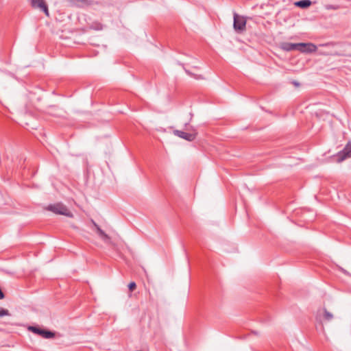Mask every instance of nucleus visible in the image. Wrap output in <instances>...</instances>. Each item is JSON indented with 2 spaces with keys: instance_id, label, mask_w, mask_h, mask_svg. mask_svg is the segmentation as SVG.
<instances>
[{
  "instance_id": "nucleus-1",
  "label": "nucleus",
  "mask_w": 351,
  "mask_h": 351,
  "mask_svg": "<svg viewBox=\"0 0 351 351\" xmlns=\"http://www.w3.org/2000/svg\"><path fill=\"white\" fill-rule=\"evenodd\" d=\"M186 130L187 131H189L190 132H186L184 131L175 130L173 131V134L176 136H177L181 138H183L187 141H190V142L193 141L196 138L197 135V132L196 130L193 126H190L189 128L186 127Z\"/></svg>"
},
{
  "instance_id": "nucleus-2",
  "label": "nucleus",
  "mask_w": 351,
  "mask_h": 351,
  "mask_svg": "<svg viewBox=\"0 0 351 351\" xmlns=\"http://www.w3.org/2000/svg\"><path fill=\"white\" fill-rule=\"evenodd\" d=\"M47 209L56 214L62 215L69 217L72 216V214L67 208V207L62 203L50 204L48 206Z\"/></svg>"
},
{
  "instance_id": "nucleus-3",
  "label": "nucleus",
  "mask_w": 351,
  "mask_h": 351,
  "mask_svg": "<svg viewBox=\"0 0 351 351\" xmlns=\"http://www.w3.org/2000/svg\"><path fill=\"white\" fill-rule=\"evenodd\" d=\"M246 19L237 13L234 14L233 27L236 32H242L245 29Z\"/></svg>"
},
{
  "instance_id": "nucleus-4",
  "label": "nucleus",
  "mask_w": 351,
  "mask_h": 351,
  "mask_svg": "<svg viewBox=\"0 0 351 351\" xmlns=\"http://www.w3.org/2000/svg\"><path fill=\"white\" fill-rule=\"evenodd\" d=\"M349 158H351V141H348L344 148L337 154L336 160L341 162Z\"/></svg>"
},
{
  "instance_id": "nucleus-5",
  "label": "nucleus",
  "mask_w": 351,
  "mask_h": 351,
  "mask_svg": "<svg viewBox=\"0 0 351 351\" xmlns=\"http://www.w3.org/2000/svg\"><path fill=\"white\" fill-rule=\"evenodd\" d=\"M28 330L32 331L34 334L39 335L40 336L45 339H51L55 337V333L53 332L47 330L37 326H29L28 328Z\"/></svg>"
},
{
  "instance_id": "nucleus-6",
  "label": "nucleus",
  "mask_w": 351,
  "mask_h": 351,
  "mask_svg": "<svg viewBox=\"0 0 351 351\" xmlns=\"http://www.w3.org/2000/svg\"><path fill=\"white\" fill-rule=\"evenodd\" d=\"M299 51L304 53H311L315 52L317 49V46L311 43H300Z\"/></svg>"
},
{
  "instance_id": "nucleus-7",
  "label": "nucleus",
  "mask_w": 351,
  "mask_h": 351,
  "mask_svg": "<svg viewBox=\"0 0 351 351\" xmlns=\"http://www.w3.org/2000/svg\"><path fill=\"white\" fill-rule=\"evenodd\" d=\"M31 5L34 8H39L44 12L46 16H49L48 6L45 0H32Z\"/></svg>"
},
{
  "instance_id": "nucleus-8",
  "label": "nucleus",
  "mask_w": 351,
  "mask_h": 351,
  "mask_svg": "<svg viewBox=\"0 0 351 351\" xmlns=\"http://www.w3.org/2000/svg\"><path fill=\"white\" fill-rule=\"evenodd\" d=\"M301 47L300 43H282L280 44V49L285 51H299V48Z\"/></svg>"
},
{
  "instance_id": "nucleus-9",
  "label": "nucleus",
  "mask_w": 351,
  "mask_h": 351,
  "mask_svg": "<svg viewBox=\"0 0 351 351\" xmlns=\"http://www.w3.org/2000/svg\"><path fill=\"white\" fill-rule=\"evenodd\" d=\"M93 223L97 230V232L99 234V236L106 242L110 241V238L108 234L105 233V232L101 229V228L95 222L93 221Z\"/></svg>"
},
{
  "instance_id": "nucleus-10",
  "label": "nucleus",
  "mask_w": 351,
  "mask_h": 351,
  "mask_svg": "<svg viewBox=\"0 0 351 351\" xmlns=\"http://www.w3.org/2000/svg\"><path fill=\"white\" fill-rule=\"evenodd\" d=\"M295 6L301 8H307L311 5L310 0H300L295 3Z\"/></svg>"
},
{
  "instance_id": "nucleus-11",
  "label": "nucleus",
  "mask_w": 351,
  "mask_h": 351,
  "mask_svg": "<svg viewBox=\"0 0 351 351\" xmlns=\"http://www.w3.org/2000/svg\"><path fill=\"white\" fill-rule=\"evenodd\" d=\"M182 66H184V64H182ZM184 69V71L186 72V73L187 75H189V76H191L193 77H194L195 79L196 80H202L204 79L203 76L202 75H197V74H195L193 73H192L191 71L185 69L184 67H183Z\"/></svg>"
},
{
  "instance_id": "nucleus-12",
  "label": "nucleus",
  "mask_w": 351,
  "mask_h": 351,
  "mask_svg": "<svg viewBox=\"0 0 351 351\" xmlns=\"http://www.w3.org/2000/svg\"><path fill=\"white\" fill-rule=\"evenodd\" d=\"M324 311V320L326 321H330L332 318H333V315L331 313H330L329 311H327L326 308H324L323 309Z\"/></svg>"
},
{
  "instance_id": "nucleus-13",
  "label": "nucleus",
  "mask_w": 351,
  "mask_h": 351,
  "mask_svg": "<svg viewBox=\"0 0 351 351\" xmlns=\"http://www.w3.org/2000/svg\"><path fill=\"white\" fill-rule=\"evenodd\" d=\"M342 45L341 42H337V43L329 42V43H326L322 44L320 46H322V47H334V46H336V45Z\"/></svg>"
},
{
  "instance_id": "nucleus-14",
  "label": "nucleus",
  "mask_w": 351,
  "mask_h": 351,
  "mask_svg": "<svg viewBox=\"0 0 351 351\" xmlns=\"http://www.w3.org/2000/svg\"><path fill=\"white\" fill-rule=\"evenodd\" d=\"M10 312L8 309L0 308V317L10 315Z\"/></svg>"
},
{
  "instance_id": "nucleus-15",
  "label": "nucleus",
  "mask_w": 351,
  "mask_h": 351,
  "mask_svg": "<svg viewBox=\"0 0 351 351\" xmlns=\"http://www.w3.org/2000/svg\"><path fill=\"white\" fill-rule=\"evenodd\" d=\"M136 288V284L134 282H131L128 285V289L129 290L132 292L134 290H135Z\"/></svg>"
},
{
  "instance_id": "nucleus-16",
  "label": "nucleus",
  "mask_w": 351,
  "mask_h": 351,
  "mask_svg": "<svg viewBox=\"0 0 351 351\" xmlns=\"http://www.w3.org/2000/svg\"><path fill=\"white\" fill-rule=\"evenodd\" d=\"M323 54H324V55H326V56H327V55H329V53H323ZM330 55H331V56H343V53H339V52L335 51V52H334V53H330Z\"/></svg>"
},
{
  "instance_id": "nucleus-17",
  "label": "nucleus",
  "mask_w": 351,
  "mask_h": 351,
  "mask_svg": "<svg viewBox=\"0 0 351 351\" xmlns=\"http://www.w3.org/2000/svg\"><path fill=\"white\" fill-rule=\"evenodd\" d=\"M326 8L329 10V9H333L334 8L332 5H326Z\"/></svg>"
},
{
  "instance_id": "nucleus-18",
  "label": "nucleus",
  "mask_w": 351,
  "mask_h": 351,
  "mask_svg": "<svg viewBox=\"0 0 351 351\" xmlns=\"http://www.w3.org/2000/svg\"><path fill=\"white\" fill-rule=\"evenodd\" d=\"M80 2L85 3H86L87 0H80Z\"/></svg>"
}]
</instances>
